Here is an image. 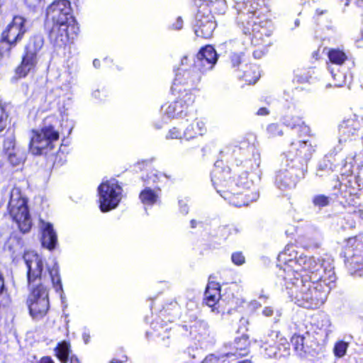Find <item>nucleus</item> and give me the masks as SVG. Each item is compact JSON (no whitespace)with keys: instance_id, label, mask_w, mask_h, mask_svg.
<instances>
[{"instance_id":"1","label":"nucleus","mask_w":363,"mask_h":363,"mask_svg":"<svg viewBox=\"0 0 363 363\" xmlns=\"http://www.w3.org/2000/svg\"><path fill=\"white\" fill-rule=\"evenodd\" d=\"M23 259L27 267L30 290L26 303L30 315L35 319L41 318L50 307L47 284L50 281L56 291H62L59 267L55 262L51 269H45L43 257L34 252H26Z\"/></svg>"},{"instance_id":"2","label":"nucleus","mask_w":363,"mask_h":363,"mask_svg":"<svg viewBox=\"0 0 363 363\" xmlns=\"http://www.w3.org/2000/svg\"><path fill=\"white\" fill-rule=\"evenodd\" d=\"M315 152L314 146L307 140L291 142L284 153L281 168L277 172L275 185L282 191L291 189L303 178L307 163Z\"/></svg>"},{"instance_id":"3","label":"nucleus","mask_w":363,"mask_h":363,"mask_svg":"<svg viewBox=\"0 0 363 363\" xmlns=\"http://www.w3.org/2000/svg\"><path fill=\"white\" fill-rule=\"evenodd\" d=\"M222 165V161L216 162L211 172V181L217 192L236 207L247 206L250 202L257 201L259 192L252 182L240 177L234 184L230 181V168Z\"/></svg>"},{"instance_id":"4","label":"nucleus","mask_w":363,"mask_h":363,"mask_svg":"<svg viewBox=\"0 0 363 363\" xmlns=\"http://www.w3.org/2000/svg\"><path fill=\"white\" fill-rule=\"evenodd\" d=\"M292 248L291 246H287L278 255L279 261L284 263V268L280 270L278 275L281 280H284V277L287 276L288 268H291L294 274L291 276L293 279L304 277L303 275L300 274V272L303 271L306 273V277L308 274H311L309 279L311 280L321 281L329 280V283L335 282L336 277L331 259H320L303 255H301L298 257L295 256L294 259L291 252H294V250Z\"/></svg>"},{"instance_id":"5","label":"nucleus","mask_w":363,"mask_h":363,"mask_svg":"<svg viewBox=\"0 0 363 363\" xmlns=\"http://www.w3.org/2000/svg\"><path fill=\"white\" fill-rule=\"evenodd\" d=\"M238 11L237 23L242 33L249 35L252 45L272 44V22L258 14V3L252 0H233Z\"/></svg>"},{"instance_id":"6","label":"nucleus","mask_w":363,"mask_h":363,"mask_svg":"<svg viewBox=\"0 0 363 363\" xmlns=\"http://www.w3.org/2000/svg\"><path fill=\"white\" fill-rule=\"evenodd\" d=\"M291 268H288V274L284 277L280 284L286 287V290L291 300L297 305L306 308H318L327 299L332 288L329 280L327 281L308 280L301 277V279H293L294 275Z\"/></svg>"},{"instance_id":"7","label":"nucleus","mask_w":363,"mask_h":363,"mask_svg":"<svg viewBox=\"0 0 363 363\" xmlns=\"http://www.w3.org/2000/svg\"><path fill=\"white\" fill-rule=\"evenodd\" d=\"M47 21L52 25L49 38L56 47H63L70 39L77 35L79 27L72 14L70 2L68 0L55 1L47 9Z\"/></svg>"},{"instance_id":"8","label":"nucleus","mask_w":363,"mask_h":363,"mask_svg":"<svg viewBox=\"0 0 363 363\" xmlns=\"http://www.w3.org/2000/svg\"><path fill=\"white\" fill-rule=\"evenodd\" d=\"M187 56L181 59L180 66L178 67L171 90L174 94L191 91L196 89L203 74L196 66L189 65Z\"/></svg>"},{"instance_id":"9","label":"nucleus","mask_w":363,"mask_h":363,"mask_svg":"<svg viewBox=\"0 0 363 363\" xmlns=\"http://www.w3.org/2000/svg\"><path fill=\"white\" fill-rule=\"evenodd\" d=\"M210 6L215 9L219 7V13H224L226 7L225 1L216 0V1L209 2L204 1L199 6L194 26V33L197 37L211 38L216 27V23L214 16L211 13Z\"/></svg>"},{"instance_id":"10","label":"nucleus","mask_w":363,"mask_h":363,"mask_svg":"<svg viewBox=\"0 0 363 363\" xmlns=\"http://www.w3.org/2000/svg\"><path fill=\"white\" fill-rule=\"evenodd\" d=\"M8 211L13 220L17 223L20 230L23 233H28L32 226L31 218L27 201L22 196L21 189L18 187H13L11 191Z\"/></svg>"},{"instance_id":"11","label":"nucleus","mask_w":363,"mask_h":363,"mask_svg":"<svg viewBox=\"0 0 363 363\" xmlns=\"http://www.w3.org/2000/svg\"><path fill=\"white\" fill-rule=\"evenodd\" d=\"M8 211L13 220L17 223L20 230L23 233H28L32 226L31 218L27 201L22 196L21 189L18 187H13L11 191Z\"/></svg>"},{"instance_id":"12","label":"nucleus","mask_w":363,"mask_h":363,"mask_svg":"<svg viewBox=\"0 0 363 363\" xmlns=\"http://www.w3.org/2000/svg\"><path fill=\"white\" fill-rule=\"evenodd\" d=\"M26 22L24 18L16 16L3 31L2 40H0V57L7 55L11 48L21 40L28 30Z\"/></svg>"},{"instance_id":"13","label":"nucleus","mask_w":363,"mask_h":363,"mask_svg":"<svg viewBox=\"0 0 363 363\" xmlns=\"http://www.w3.org/2000/svg\"><path fill=\"white\" fill-rule=\"evenodd\" d=\"M59 139V132L53 125L45 124L40 130H33L30 141V151L33 155L46 154L54 147V142Z\"/></svg>"},{"instance_id":"14","label":"nucleus","mask_w":363,"mask_h":363,"mask_svg":"<svg viewBox=\"0 0 363 363\" xmlns=\"http://www.w3.org/2000/svg\"><path fill=\"white\" fill-rule=\"evenodd\" d=\"M177 94L178 97L174 101L165 104L161 107L162 120L164 123L173 118L186 116L189 107L195 101V96L191 91L175 95Z\"/></svg>"},{"instance_id":"15","label":"nucleus","mask_w":363,"mask_h":363,"mask_svg":"<svg viewBox=\"0 0 363 363\" xmlns=\"http://www.w3.org/2000/svg\"><path fill=\"white\" fill-rule=\"evenodd\" d=\"M98 192L102 212L116 208L121 200L122 189L115 179L103 182L98 187Z\"/></svg>"},{"instance_id":"16","label":"nucleus","mask_w":363,"mask_h":363,"mask_svg":"<svg viewBox=\"0 0 363 363\" xmlns=\"http://www.w3.org/2000/svg\"><path fill=\"white\" fill-rule=\"evenodd\" d=\"M279 333L272 331L267 336L263 337L260 340L261 353L268 358L280 359L290 355V345L284 337H279V346L283 347L281 353L277 351V338Z\"/></svg>"},{"instance_id":"17","label":"nucleus","mask_w":363,"mask_h":363,"mask_svg":"<svg viewBox=\"0 0 363 363\" xmlns=\"http://www.w3.org/2000/svg\"><path fill=\"white\" fill-rule=\"evenodd\" d=\"M249 345L250 342L247 335H242L240 337H236L233 342L225 345V347L228 350L223 353L221 357L211 354L206 357L203 363H220L221 359L224 357H231L235 356L241 357L246 356L249 352Z\"/></svg>"},{"instance_id":"18","label":"nucleus","mask_w":363,"mask_h":363,"mask_svg":"<svg viewBox=\"0 0 363 363\" xmlns=\"http://www.w3.org/2000/svg\"><path fill=\"white\" fill-rule=\"evenodd\" d=\"M359 184L357 181L356 178L352 177L350 175L346 182L340 183V192L342 194L343 188L345 189V191H348L349 197H347V194L343 195L345 198V202L348 206H352L353 209L351 211L354 214H357L360 218L363 219V203L359 201V198L357 196V191L359 190Z\"/></svg>"},{"instance_id":"19","label":"nucleus","mask_w":363,"mask_h":363,"mask_svg":"<svg viewBox=\"0 0 363 363\" xmlns=\"http://www.w3.org/2000/svg\"><path fill=\"white\" fill-rule=\"evenodd\" d=\"M346 249V264L351 271L363 269V244L357 238L347 240Z\"/></svg>"},{"instance_id":"20","label":"nucleus","mask_w":363,"mask_h":363,"mask_svg":"<svg viewBox=\"0 0 363 363\" xmlns=\"http://www.w3.org/2000/svg\"><path fill=\"white\" fill-rule=\"evenodd\" d=\"M217 60L215 49L211 45H206L199 50L193 64L204 74L213 68Z\"/></svg>"},{"instance_id":"21","label":"nucleus","mask_w":363,"mask_h":363,"mask_svg":"<svg viewBox=\"0 0 363 363\" xmlns=\"http://www.w3.org/2000/svg\"><path fill=\"white\" fill-rule=\"evenodd\" d=\"M363 127V118L354 115L345 120L339 127L340 142L352 140L357 135L358 131Z\"/></svg>"},{"instance_id":"22","label":"nucleus","mask_w":363,"mask_h":363,"mask_svg":"<svg viewBox=\"0 0 363 363\" xmlns=\"http://www.w3.org/2000/svg\"><path fill=\"white\" fill-rule=\"evenodd\" d=\"M205 301L207 306L212 308V311L219 313L220 289V285L216 282H210L208 284L205 293Z\"/></svg>"},{"instance_id":"23","label":"nucleus","mask_w":363,"mask_h":363,"mask_svg":"<svg viewBox=\"0 0 363 363\" xmlns=\"http://www.w3.org/2000/svg\"><path fill=\"white\" fill-rule=\"evenodd\" d=\"M41 243L43 247L52 250L57 243V236L50 223L41 220Z\"/></svg>"},{"instance_id":"24","label":"nucleus","mask_w":363,"mask_h":363,"mask_svg":"<svg viewBox=\"0 0 363 363\" xmlns=\"http://www.w3.org/2000/svg\"><path fill=\"white\" fill-rule=\"evenodd\" d=\"M206 132V124L200 118H195L188 123L184 130V139L191 140Z\"/></svg>"},{"instance_id":"25","label":"nucleus","mask_w":363,"mask_h":363,"mask_svg":"<svg viewBox=\"0 0 363 363\" xmlns=\"http://www.w3.org/2000/svg\"><path fill=\"white\" fill-rule=\"evenodd\" d=\"M38 62L37 55L30 51H26L21 63L16 69V74L19 77H25L35 67Z\"/></svg>"},{"instance_id":"26","label":"nucleus","mask_w":363,"mask_h":363,"mask_svg":"<svg viewBox=\"0 0 363 363\" xmlns=\"http://www.w3.org/2000/svg\"><path fill=\"white\" fill-rule=\"evenodd\" d=\"M38 62L37 55L30 51H26L21 63L16 69V74L19 77H25L35 67Z\"/></svg>"},{"instance_id":"27","label":"nucleus","mask_w":363,"mask_h":363,"mask_svg":"<svg viewBox=\"0 0 363 363\" xmlns=\"http://www.w3.org/2000/svg\"><path fill=\"white\" fill-rule=\"evenodd\" d=\"M284 123L286 126L290 127L292 129L298 128L299 139L297 140H293L292 142L306 140V139L303 138L309 135L310 128L308 125H305L301 118L299 116H287L284 118ZM307 141L311 143L308 140H307Z\"/></svg>"},{"instance_id":"28","label":"nucleus","mask_w":363,"mask_h":363,"mask_svg":"<svg viewBox=\"0 0 363 363\" xmlns=\"http://www.w3.org/2000/svg\"><path fill=\"white\" fill-rule=\"evenodd\" d=\"M307 337H309V333L306 332L302 335L295 333L291 338V342L294 349L299 356H303L308 352Z\"/></svg>"},{"instance_id":"29","label":"nucleus","mask_w":363,"mask_h":363,"mask_svg":"<svg viewBox=\"0 0 363 363\" xmlns=\"http://www.w3.org/2000/svg\"><path fill=\"white\" fill-rule=\"evenodd\" d=\"M225 44L227 47L234 51L230 56V60L233 66L235 67L239 65L241 62L244 45L238 40H229L228 42L225 43Z\"/></svg>"},{"instance_id":"30","label":"nucleus","mask_w":363,"mask_h":363,"mask_svg":"<svg viewBox=\"0 0 363 363\" xmlns=\"http://www.w3.org/2000/svg\"><path fill=\"white\" fill-rule=\"evenodd\" d=\"M159 189L157 191H155L147 187L140 192V199L145 206H152L159 201Z\"/></svg>"},{"instance_id":"31","label":"nucleus","mask_w":363,"mask_h":363,"mask_svg":"<svg viewBox=\"0 0 363 363\" xmlns=\"http://www.w3.org/2000/svg\"><path fill=\"white\" fill-rule=\"evenodd\" d=\"M328 56L330 60L328 66H332L336 68L341 66L347 60L345 53L337 49L330 50L328 52Z\"/></svg>"},{"instance_id":"32","label":"nucleus","mask_w":363,"mask_h":363,"mask_svg":"<svg viewBox=\"0 0 363 363\" xmlns=\"http://www.w3.org/2000/svg\"><path fill=\"white\" fill-rule=\"evenodd\" d=\"M247 69L244 70V74L240 76L248 84H255L260 77L259 69L256 65H251L249 67L245 66Z\"/></svg>"},{"instance_id":"33","label":"nucleus","mask_w":363,"mask_h":363,"mask_svg":"<svg viewBox=\"0 0 363 363\" xmlns=\"http://www.w3.org/2000/svg\"><path fill=\"white\" fill-rule=\"evenodd\" d=\"M44 44V38L41 35H36L32 37L28 45L26 48V51H30L32 54L35 55L41 50Z\"/></svg>"},{"instance_id":"34","label":"nucleus","mask_w":363,"mask_h":363,"mask_svg":"<svg viewBox=\"0 0 363 363\" xmlns=\"http://www.w3.org/2000/svg\"><path fill=\"white\" fill-rule=\"evenodd\" d=\"M208 326L204 320H196L194 325L190 326V333L194 335L195 337L197 335L200 337H204L208 335Z\"/></svg>"},{"instance_id":"35","label":"nucleus","mask_w":363,"mask_h":363,"mask_svg":"<svg viewBox=\"0 0 363 363\" xmlns=\"http://www.w3.org/2000/svg\"><path fill=\"white\" fill-rule=\"evenodd\" d=\"M328 70L334 79L335 86L340 87L347 84V77L345 73L340 71L339 67L328 66Z\"/></svg>"},{"instance_id":"36","label":"nucleus","mask_w":363,"mask_h":363,"mask_svg":"<svg viewBox=\"0 0 363 363\" xmlns=\"http://www.w3.org/2000/svg\"><path fill=\"white\" fill-rule=\"evenodd\" d=\"M55 350L56 356L61 362H65L68 360L70 352V345L67 342L62 341L58 343Z\"/></svg>"},{"instance_id":"37","label":"nucleus","mask_w":363,"mask_h":363,"mask_svg":"<svg viewBox=\"0 0 363 363\" xmlns=\"http://www.w3.org/2000/svg\"><path fill=\"white\" fill-rule=\"evenodd\" d=\"M352 160H354V162L358 165V167H363V155H359L354 157H347L346 163L345 164L342 169H345V174L348 172L349 174H352Z\"/></svg>"},{"instance_id":"38","label":"nucleus","mask_w":363,"mask_h":363,"mask_svg":"<svg viewBox=\"0 0 363 363\" xmlns=\"http://www.w3.org/2000/svg\"><path fill=\"white\" fill-rule=\"evenodd\" d=\"M266 133L269 138L282 136L284 134L282 127L277 123H271L267 125Z\"/></svg>"},{"instance_id":"39","label":"nucleus","mask_w":363,"mask_h":363,"mask_svg":"<svg viewBox=\"0 0 363 363\" xmlns=\"http://www.w3.org/2000/svg\"><path fill=\"white\" fill-rule=\"evenodd\" d=\"M8 160L13 166H18L25 160V155L19 150L8 153Z\"/></svg>"},{"instance_id":"40","label":"nucleus","mask_w":363,"mask_h":363,"mask_svg":"<svg viewBox=\"0 0 363 363\" xmlns=\"http://www.w3.org/2000/svg\"><path fill=\"white\" fill-rule=\"evenodd\" d=\"M330 198L323 194H318L313 196V203L315 206L323 208L329 205Z\"/></svg>"},{"instance_id":"41","label":"nucleus","mask_w":363,"mask_h":363,"mask_svg":"<svg viewBox=\"0 0 363 363\" xmlns=\"http://www.w3.org/2000/svg\"><path fill=\"white\" fill-rule=\"evenodd\" d=\"M348 344L344 341H339L335 345L333 352L335 357H342L347 352Z\"/></svg>"},{"instance_id":"42","label":"nucleus","mask_w":363,"mask_h":363,"mask_svg":"<svg viewBox=\"0 0 363 363\" xmlns=\"http://www.w3.org/2000/svg\"><path fill=\"white\" fill-rule=\"evenodd\" d=\"M152 328L155 331L158 332V336H161L162 337V340L164 342L163 345L164 346H168L169 344V341L168 340L170 337V336L169 335V332H167L168 328H165V330H164V333H167V335H162V333L160 332V329H163V327H162V325H160L157 322H153L152 323Z\"/></svg>"},{"instance_id":"43","label":"nucleus","mask_w":363,"mask_h":363,"mask_svg":"<svg viewBox=\"0 0 363 363\" xmlns=\"http://www.w3.org/2000/svg\"><path fill=\"white\" fill-rule=\"evenodd\" d=\"M262 314L266 317L274 315V321L277 322L281 315V311L279 308L274 310L272 306H267L262 311Z\"/></svg>"},{"instance_id":"44","label":"nucleus","mask_w":363,"mask_h":363,"mask_svg":"<svg viewBox=\"0 0 363 363\" xmlns=\"http://www.w3.org/2000/svg\"><path fill=\"white\" fill-rule=\"evenodd\" d=\"M4 150L6 155L9 152H14L18 151L15 147V140L13 136L6 138L4 142Z\"/></svg>"},{"instance_id":"45","label":"nucleus","mask_w":363,"mask_h":363,"mask_svg":"<svg viewBox=\"0 0 363 363\" xmlns=\"http://www.w3.org/2000/svg\"><path fill=\"white\" fill-rule=\"evenodd\" d=\"M167 139H183L184 138V131L182 132L181 130L177 127H173L169 129L167 135Z\"/></svg>"},{"instance_id":"46","label":"nucleus","mask_w":363,"mask_h":363,"mask_svg":"<svg viewBox=\"0 0 363 363\" xmlns=\"http://www.w3.org/2000/svg\"><path fill=\"white\" fill-rule=\"evenodd\" d=\"M255 47H257L256 50L253 51V57L255 59H260L263 55H264L267 52V48L269 46H264V45H254Z\"/></svg>"},{"instance_id":"47","label":"nucleus","mask_w":363,"mask_h":363,"mask_svg":"<svg viewBox=\"0 0 363 363\" xmlns=\"http://www.w3.org/2000/svg\"><path fill=\"white\" fill-rule=\"evenodd\" d=\"M149 179L152 180V182L157 183L162 182L163 179H166L167 176L157 171L152 172L148 176Z\"/></svg>"},{"instance_id":"48","label":"nucleus","mask_w":363,"mask_h":363,"mask_svg":"<svg viewBox=\"0 0 363 363\" xmlns=\"http://www.w3.org/2000/svg\"><path fill=\"white\" fill-rule=\"evenodd\" d=\"M232 262L236 265H242L245 263V259L242 252H234L231 256Z\"/></svg>"},{"instance_id":"49","label":"nucleus","mask_w":363,"mask_h":363,"mask_svg":"<svg viewBox=\"0 0 363 363\" xmlns=\"http://www.w3.org/2000/svg\"><path fill=\"white\" fill-rule=\"evenodd\" d=\"M232 230L237 233L238 230L236 228H233L230 226H222L220 228V231L221 233V236L226 238L230 234L232 233Z\"/></svg>"},{"instance_id":"50","label":"nucleus","mask_w":363,"mask_h":363,"mask_svg":"<svg viewBox=\"0 0 363 363\" xmlns=\"http://www.w3.org/2000/svg\"><path fill=\"white\" fill-rule=\"evenodd\" d=\"M179 211L180 212L186 215L189 212V207L187 202L184 200L180 199L179 200Z\"/></svg>"},{"instance_id":"51","label":"nucleus","mask_w":363,"mask_h":363,"mask_svg":"<svg viewBox=\"0 0 363 363\" xmlns=\"http://www.w3.org/2000/svg\"><path fill=\"white\" fill-rule=\"evenodd\" d=\"M6 126V121L4 120V108L0 104V131H1Z\"/></svg>"},{"instance_id":"52","label":"nucleus","mask_w":363,"mask_h":363,"mask_svg":"<svg viewBox=\"0 0 363 363\" xmlns=\"http://www.w3.org/2000/svg\"><path fill=\"white\" fill-rule=\"evenodd\" d=\"M42 0H25L26 5L30 8L34 9L41 4Z\"/></svg>"},{"instance_id":"53","label":"nucleus","mask_w":363,"mask_h":363,"mask_svg":"<svg viewBox=\"0 0 363 363\" xmlns=\"http://www.w3.org/2000/svg\"><path fill=\"white\" fill-rule=\"evenodd\" d=\"M174 309L176 311V313L174 314L175 316L178 315V311H179V307L177 302H171L169 303V306H167V308H164V312H167L169 309Z\"/></svg>"},{"instance_id":"54","label":"nucleus","mask_w":363,"mask_h":363,"mask_svg":"<svg viewBox=\"0 0 363 363\" xmlns=\"http://www.w3.org/2000/svg\"><path fill=\"white\" fill-rule=\"evenodd\" d=\"M269 113V110L265 107L259 108L256 112V115L263 116H267Z\"/></svg>"},{"instance_id":"55","label":"nucleus","mask_w":363,"mask_h":363,"mask_svg":"<svg viewBox=\"0 0 363 363\" xmlns=\"http://www.w3.org/2000/svg\"><path fill=\"white\" fill-rule=\"evenodd\" d=\"M183 26V20L181 17H178L175 23L173 24V28L176 30L181 29Z\"/></svg>"},{"instance_id":"56","label":"nucleus","mask_w":363,"mask_h":363,"mask_svg":"<svg viewBox=\"0 0 363 363\" xmlns=\"http://www.w3.org/2000/svg\"><path fill=\"white\" fill-rule=\"evenodd\" d=\"M38 363H55L50 357L46 356L42 357Z\"/></svg>"},{"instance_id":"57","label":"nucleus","mask_w":363,"mask_h":363,"mask_svg":"<svg viewBox=\"0 0 363 363\" xmlns=\"http://www.w3.org/2000/svg\"><path fill=\"white\" fill-rule=\"evenodd\" d=\"M5 289L4 279L2 274L0 272V294L3 293Z\"/></svg>"},{"instance_id":"58","label":"nucleus","mask_w":363,"mask_h":363,"mask_svg":"<svg viewBox=\"0 0 363 363\" xmlns=\"http://www.w3.org/2000/svg\"><path fill=\"white\" fill-rule=\"evenodd\" d=\"M82 337L84 342L87 344L89 341L90 335L86 333H84Z\"/></svg>"},{"instance_id":"59","label":"nucleus","mask_w":363,"mask_h":363,"mask_svg":"<svg viewBox=\"0 0 363 363\" xmlns=\"http://www.w3.org/2000/svg\"><path fill=\"white\" fill-rule=\"evenodd\" d=\"M199 222L194 219H192L191 221H190V225H191V228H195L197 225H198Z\"/></svg>"},{"instance_id":"60","label":"nucleus","mask_w":363,"mask_h":363,"mask_svg":"<svg viewBox=\"0 0 363 363\" xmlns=\"http://www.w3.org/2000/svg\"><path fill=\"white\" fill-rule=\"evenodd\" d=\"M281 337L279 335V337L277 338V351L279 353H281V351L283 350V347L279 346V337Z\"/></svg>"},{"instance_id":"61","label":"nucleus","mask_w":363,"mask_h":363,"mask_svg":"<svg viewBox=\"0 0 363 363\" xmlns=\"http://www.w3.org/2000/svg\"><path fill=\"white\" fill-rule=\"evenodd\" d=\"M111 363H130L126 359L125 360H119L117 359H113Z\"/></svg>"},{"instance_id":"62","label":"nucleus","mask_w":363,"mask_h":363,"mask_svg":"<svg viewBox=\"0 0 363 363\" xmlns=\"http://www.w3.org/2000/svg\"><path fill=\"white\" fill-rule=\"evenodd\" d=\"M93 65L94 67L96 68H99L100 67V61L97 59H95L94 61H93Z\"/></svg>"},{"instance_id":"63","label":"nucleus","mask_w":363,"mask_h":363,"mask_svg":"<svg viewBox=\"0 0 363 363\" xmlns=\"http://www.w3.org/2000/svg\"><path fill=\"white\" fill-rule=\"evenodd\" d=\"M255 162L256 167H259V164H260V159H259V154H257V158L255 159Z\"/></svg>"},{"instance_id":"64","label":"nucleus","mask_w":363,"mask_h":363,"mask_svg":"<svg viewBox=\"0 0 363 363\" xmlns=\"http://www.w3.org/2000/svg\"><path fill=\"white\" fill-rule=\"evenodd\" d=\"M70 363H79V360L77 357L72 356L70 357Z\"/></svg>"}]
</instances>
